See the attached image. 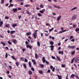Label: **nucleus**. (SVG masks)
<instances>
[{
	"mask_svg": "<svg viewBox=\"0 0 79 79\" xmlns=\"http://www.w3.org/2000/svg\"><path fill=\"white\" fill-rule=\"evenodd\" d=\"M37 31H38V30H35V31L34 32L33 34H34V35H37Z\"/></svg>",
	"mask_w": 79,
	"mask_h": 79,
	"instance_id": "6e6552de",
	"label": "nucleus"
},
{
	"mask_svg": "<svg viewBox=\"0 0 79 79\" xmlns=\"http://www.w3.org/2000/svg\"><path fill=\"white\" fill-rule=\"evenodd\" d=\"M15 64H16L17 66H19V63L18 62H16L15 63Z\"/></svg>",
	"mask_w": 79,
	"mask_h": 79,
	"instance_id": "6ab92c4d",
	"label": "nucleus"
},
{
	"mask_svg": "<svg viewBox=\"0 0 79 79\" xmlns=\"http://www.w3.org/2000/svg\"><path fill=\"white\" fill-rule=\"evenodd\" d=\"M5 18L6 19H9V17L7 16L5 17Z\"/></svg>",
	"mask_w": 79,
	"mask_h": 79,
	"instance_id": "864d4df0",
	"label": "nucleus"
},
{
	"mask_svg": "<svg viewBox=\"0 0 79 79\" xmlns=\"http://www.w3.org/2000/svg\"><path fill=\"white\" fill-rule=\"evenodd\" d=\"M39 73H40V74H42V73H43V72H42V70H39Z\"/></svg>",
	"mask_w": 79,
	"mask_h": 79,
	"instance_id": "c756f323",
	"label": "nucleus"
},
{
	"mask_svg": "<svg viewBox=\"0 0 79 79\" xmlns=\"http://www.w3.org/2000/svg\"><path fill=\"white\" fill-rule=\"evenodd\" d=\"M76 9H77V7H75L72 8V9H71V10L72 11H73V10H76Z\"/></svg>",
	"mask_w": 79,
	"mask_h": 79,
	"instance_id": "aec40b11",
	"label": "nucleus"
},
{
	"mask_svg": "<svg viewBox=\"0 0 79 79\" xmlns=\"http://www.w3.org/2000/svg\"><path fill=\"white\" fill-rule=\"evenodd\" d=\"M26 35H31V32H27L26 33Z\"/></svg>",
	"mask_w": 79,
	"mask_h": 79,
	"instance_id": "4468645a",
	"label": "nucleus"
},
{
	"mask_svg": "<svg viewBox=\"0 0 79 79\" xmlns=\"http://www.w3.org/2000/svg\"><path fill=\"white\" fill-rule=\"evenodd\" d=\"M28 38L30 40H31V39H32V40L33 39H32V38H31V36H29V37H28Z\"/></svg>",
	"mask_w": 79,
	"mask_h": 79,
	"instance_id": "09e8293b",
	"label": "nucleus"
},
{
	"mask_svg": "<svg viewBox=\"0 0 79 79\" xmlns=\"http://www.w3.org/2000/svg\"><path fill=\"white\" fill-rule=\"evenodd\" d=\"M40 7L41 8H44V6H43L42 4H40Z\"/></svg>",
	"mask_w": 79,
	"mask_h": 79,
	"instance_id": "c9c22d12",
	"label": "nucleus"
},
{
	"mask_svg": "<svg viewBox=\"0 0 79 79\" xmlns=\"http://www.w3.org/2000/svg\"><path fill=\"white\" fill-rule=\"evenodd\" d=\"M52 59H53V60H54V59H55V57H54L53 56H52Z\"/></svg>",
	"mask_w": 79,
	"mask_h": 79,
	"instance_id": "bf43d9fd",
	"label": "nucleus"
},
{
	"mask_svg": "<svg viewBox=\"0 0 79 79\" xmlns=\"http://www.w3.org/2000/svg\"><path fill=\"white\" fill-rule=\"evenodd\" d=\"M11 57L12 59H13V60H16V59L15 58V57L14 56H11Z\"/></svg>",
	"mask_w": 79,
	"mask_h": 79,
	"instance_id": "7c9ffc66",
	"label": "nucleus"
},
{
	"mask_svg": "<svg viewBox=\"0 0 79 79\" xmlns=\"http://www.w3.org/2000/svg\"><path fill=\"white\" fill-rule=\"evenodd\" d=\"M27 61H28L27 60V59H26V58L25 59V62L26 63L27 62Z\"/></svg>",
	"mask_w": 79,
	"mask_h": 79,
	"instance_id": "3c124183",
	"label": "nucleus"
},
{
	"mask_svg": "<svg viewBox=\"0 0 79 79\" xmlns=\"http://www.w3.org/2000/svg\"><path fill=\"white\" fill-rule=\"evenodd\" d=\"M77 60L78 61H79V57L77 58Z\"/></svg>",
	"mask_w": 79,
	"mask_h": 79,
	"instance_id": "774afa93",
	"label": "nucleus"
},
{
	"mask_svg": "<svg viewBox=\"0 0 79 79\" xmlns=\"http://www.w3.org/2000/svg\"><path fill=\"white\" fill-rule=\"evenodd\" d=\"M50 48H54V46H53V45H51V46H50Z\"/></svg>",
	"mask_w": 79,
	"mask_h": 79,
	"instance_id": "a18cd8bd",
	"label": "nucleus"
},
{
	"mask_svg": "<svg viewBox=\"0 0 79 79\" xmlns=\"http://www.w3.org/2000/svg\"><path fill=\"white\" fill-rule=\"evenodd\" d=\"M45 36H46V37H47V36H48V34H47V33H45Z\"/></svg>",
	"mask_w": 79,
	"mask_h": 79,
	"instance_id": "6e6d98bb",
	"label": "nucleus"
},
{
	"mask_svg": "<svg viewBox=\"0 0 79 79\" xmlns=\"http://www.w3.org/2000/svg\"><path fill=\"white\" fill-rule=\"evenodd\" d=\"M42 61H43V63H45V61L46 60H45V57H43L42 58Z\"/></svg>",
	"mask_w": 79,
	"mask_h": 79,
	"instance_id": "423d86ee",
	"label": "nucleus"
},
{
	"mask_svg": "<svg viewBox=\"0 0 79 79\" xmlns=\"http://www.w3.org/2000/svg\"><path fill=\"white\" fill-rule=\"evenodd\" d=\"M15 31H10V34H13V33L15 32Z\"/></svg>",
	"mask_w": 79,
	"mask_h": 79,
	"instance_id": "f8f14e48",
	"label": "nucleus"
},
{
	"mask_svg": "<svg viewBox=\"0 0 79 79\" xmlns=\"http://www.w3.org/2000/svg\"><path fill=\"white\" fill-rule=\"evenodd\" d=\"M68 39L66 38V39H65L64 41L65 42H66L68 41Z\"/></svg>",
	"mask_w": 79,
	"mask_h": 79,
	"instance_id": "13d9d810",
	"label": "nucleus"
},
{
	"mask_svg": "<svg viewBox=\"0 0 79 79\" xmlns=\"http://www.w3.org/2000/svg\"><path fill=\"white\" fill-rule=\"evenodd\" d=\"M13 42L14 44H16L17 42V40H16V39H14L13 40Z\"/></svg>",
	"mask_w": 79,
	"mask_h": 79,
	"instance_id": "0eeeda50",
	"label": "nucleus"
},
{
	"mask_svg": "<svg viewBox=\"0 0 79 79\" xmlns=\"http://www.w3.org/2000/svg\"><path fill=\"white\" fill-rule=\"evenodd\" d=\"M33 36H34V39H36L37 38V35H36L33 34Z\"/></svg>",
	"mask_w": 79,
	"mask_h": 79,
	"instance_id": "bb28decb",
	"label": "nucleus"
},
{
	"mask_svg": "<svg viewBox=\"0 0 79 79\" xmlns=\"http://www.w3.org/2000/svg\"><path fill=\"white\" fill-rule=\"evenodd\" d=\"M23 67L25 69H26V67H27L26 65V64H23Z\"/></svg>",
	"mask_w": 79,
	"mask_h": 79,
	"instance_id": "2f4dec72",
	"label": "nucleus"
},
{
	"mask_svg": "<svg viewBox=\"0 0 79 79\" xmlns=\"http://www.w3.org/2000/svg\"><path fill=\"white\" fill-rule=\"evenodd\" d=\"M48 7L49 8H50V9H52V6H48Z\"/></svg>",
	"mask_w": 79,
	"mask_h": 79,
	"instance_id": "79ce46f5",
	"label": "nucleus"
},
{
	"mask_svg": "<svg viewBox=\"0 0 79 79\" xmlns=\"http://www.w3.org/2000/svg\"><path fill=\"white\" fill-rule=\"evenodd\" d=\"M27 48H29L30 49H32V46H30L29 44H27Z\"/></svg>",
	"mask_w": 79,
	"mask_h": 79,
	"instance_id": "f03ea898",
	"label": "nucleus"
},
{
	"mask_svg": "<svg viewBox=\"0 0 79 79\" xmlns=\"http://www.w3.org/2000/svg\"><path fill=\"white\" fill-rule=\"evenodd\" d=\"M77 60V59H75V63H78Z\"/></svg>",
	"mask_w": 79,
	"mask_h": 79,
	"instance_id": "e433bc0d",
	"label": "nucleus"
},
{
	"mask_svg": "<svg viewBox=\"0 0 79 79\" xmlns=\"http://www.w3.org/2000/svg\"><path fill=\"white\" fill-rule=\"evenodd\" d=\"M13 12L15 13V12H16V11H18V9L13 8Z\"/></svg>",
	"mask_w": 79,
	"mask_h": 79,
	"instance_id": "20e7f679",
	"label": "nucleus"
},
{
	"mask_svg": "<svg viewBox=\"0 0 79 79\" xmlns=\"http://www.w3.org/2000/svg\"><path fill=\"white\" fill-rule=\"evenodd\" d=\"M32 61L33 63V64H34V65L36 64V63H35V60L34 59H33L32 60Z\"/></svg>",
	"mask_w": 79,
	"mask_h": 79,
	"instance_id": "39448f33",
	"label": "nucleus"
},
{
	"mask_svg": "<svg viewBox=\"0 0 79 79\" xmlns=\"http://www.w3.org/2000/svg\"><path fill=\"white\" fill-rule=\"evenodd\" d=\"M1 3L2 4H3L4 3V0H1Z\"/></svg>",
	"mask_w": 79,
	"mask_h": 79,
	"instance_id": "de8ad7c7",
	"label": "nucleus"
},
{
	"mask_svg": "<svg viewBox=\"0 0 79 79\" xmlns=\"http://www.w3.org/2000/svg\"><path fill=\"white\" fill-rule=\"evenodd\" d=\"M39 12H40V13H44V11H43V10H41L40 11H39Z\"/></svg>",
	"mask_w": 79,
	"mask_h": 79,
	"instance_id": "a19ab883",
	"label": "nucleus"
},
{
	"mask_svg": "<svg viewBox=\"0 0 79 79\" xmlns=\"http://www.w3.org/2000/svg\"><path fill=\"white\" fill-rule=\"evenodd\" d=\"M75 77H76L77 78V79H79V77H78V76H77H77L75 75Z\"/></svg>",
	"mask_w": 79,
	"mask_h": 79,
	"instance_id": "4d7b16f0",
	"label": "nucleus"
},
{
	"mask_svg": "<svg viewBox=\"0 0 79 79\" xmlns=\"http://www.w3.org/2000/svg\"><path fill=\"white\" fill-rule=\"evenodd\" d=\"M57 58L58 60V61H61V59L60 58L58 57V56L57 57Z\"/></svg>",
	"mask_w": 79,
	"mask_h": 79,
	"instance_id": "cd10ccee",
	"label": "nucleus"
},
{
	"mask_svg": "<svg viewBox=\"0 0 79 79\" xmlns=\"http://www.w3.org/2000/svg\"><path fill=\"white\" fill-rule=\"evenodd\" d=\"M48 73H50V70H48L47 72Z\"/></svg>",
	"mask_w": 79,
	"mask_h": 79,
	"instance_id": "5fc2aeb1",
	"label": "nucleus"
},
{
	"mask_svg": "<svg viewBox=\"0 0 79 79\" xmlns=\"http://www.w3.org/2000/svg\"><path fill=\"white\" fill-rule=\"evenodd\" d=\"M9 68H10V69H12V67H11V66L10 65H9Z\"/></svg>",
	"mask_w": 79,
	"mask_h": 79,
	"instance_id": "0e129e2a",
	"label": "nucleus"
},
{
	"mask_svg": "<svg viewBox=\"0 0 79 79\" xmlns=\"http://www.w3.org/2000/svg\"><path fill=\"white\" fill-rule=\"evenodd\" d=\"M57 77H58V78L59 79H62V78H61V76H60L59 75H57Z\"/></svg>",
	"mask_w": 79,
	"mask_h": 79,
	"instance_id": "b1692460",
	"label": "nucleus"
},
{
	"mask_svg": "<svg viewBox=\"0 0 79 79\" xmlns=\"http://www.w3.org/2000/svg\"><path fill=\"white\" fill-rule=\"evenodd\" d=\"M73 36H70L69 40H71V39H73Z\"/></svg>",
	"mask_w": 79,
	"mask_h": 79,
	"instance_id": "49530a36",
	"label": "nucleus"
},
{
	"mask_svg": "<svg viewBox=\"0 0 79 79\" xmlns=\"http://www.w3.org/2000/svg\"><path fill=\"white\" fill-rule=\"evenodd\" d=\"M75 47V46H68V48H74Z\"/></svg>",
	"mask_w": 79,
	"mask_h": 79,
	"instance_id": "f257e3e1",
	"label": "nucleus"
},
{
	"mask_svg": "<svg viewBox=\"0 0 79 79\" xmlns=\"http://www.w3.org/2000/svg\"><path fill=\"white\" fill-rule=\"evenodd\" d=\"M61 18V16H60L57 18V20L58 21H59V20H60Z\"/></svg>",
	"mask_w": 79,
	"mask_h": 79,
	"instance_id": "9d476101",
	"label": "nucleus"
},
{
	"mask_svg": "<svg viewBox=\"0 0 79 79\" xmlns=\"http://www.w3.org/2000/svg\"><path fill=\"white\" fill-rule=\"evenodd\" d=\"M45 63H46V64H49V62H48V61H47V60H46L45 61Z\"/></svg>",
	"mask_w": 79,
	"mask_h": 79,
	"instance_id": "58836bf2",
	"label": "nucleus"
},
{
	"mask_svg": "<svg viewBox=\"0 0 79 79\" xmlns=\"http://www.w3.org/2000/svg\"><path fill=\"white\" fill-rule=\"evenodd\" d=\"M7 57H8V53H7V52H6V54L5 55V58H7Z\"/></svg>",
	"mask_w": 79,
	"mask_h": 79,
	"instance_id": "f704fd0d",
	"label": "nucleus"
},
{
	"mask_svg": "<svg viewBox=\"0 0 79 79\" xmlns=\"http://www.w3.org/2000/svg\"><path fill=\"white\" fill-rule=\"evenodd\" d=\"M29 75H31L32 74V72L31 70L29 71Z\"/></svg>",
	"mask_w": 79,
	"mask_h": 79,
	"instance_id": "dca6fc26",
	"label": "nucleus"
},
{
	"mask_svg": "<svg viewBox=\"0 0 79 79\" xmlns=\"http://www.w3.org/2000/svg\"><path fill=\"white\" fill-rule=\"evenodd\" d=\"M61 67L62 68H65V67H66V66H65V65L62 64L61 65Z\"/></svg>",
	"mask_w": 79,
	"mask_h": 79,
	"instance_id": "72a5a7b5",
	"label": "nucleus"
},
{
	"mask_svg": "<svg viewBox=\"0 0 79 79\" xmlns=\"http://www.w3.org/2000/svg\"><path fill=\"white\" fill-rule=\"evenodd\" d=\"M3 21H1L0 22V27H2V25H3Z\"/></svg>",
	"mask_w": 79,
	"mask_h": 79,
	"instance_id": "9b49d317",
	"label": "nucleus"
},
{
	"mask_svg": "<svg viewBox=\"0 0 79 79\" xmlns=\"http://www.w3.org/2000/svg\"><path fill=\"white\" fill-rule=\"evenodd\" d=\"M8 42L9 45H11L12 44L11 43V42L10 41H8Z\"/></svg>",
	"mask_w": 79,
	"mask_h": 79,
	"instance_id": "37998d69",
	"label": "nucleus"
},
{
	"mask_svg": "<svg viewBox=\"0 0 79 79\" xmlns=\"http://www.w3.org/2000/svg\"><path fill=\"white\" fill-rule=\"evenodd\" d=\"M31 69L33 71H34V68H31Z\"/></svg>",
	"mask_w": 79,
	"mask_h": 79,
	"instance_id": "338daca9",
	"label": "nucleus"
},
{
	"mask_svg": "<svg viewBox=\"0 0 79 79\" xmlns=\"http://www.w3.org/2000/svg\"><path fill=\"white\" fill-rule=\"evenodd\" d=\"M72 55H74V53H75V51H74L73 52L71 53Z\"/></svg>",
	"mask_w": 79,
	"mask_h": 79,
	"instance_id": "473e14b6",
	"label": "nucleus"
},
{
	"mask_svg": "<svg viewBox=\"0 0 79 79\" xmlns=\"http://www.w3.org/2000/svg\"><path fill=\"white\" fill-rule=\"evenodd\" d=\"M50 45H53L54 43H53V42L52 41H51V42H50Z\"/></svg>",
	"mask_w": 79,
	"mask_h": 79,
	"instance_id": "f3484780",
	"label": "nucleus"
},
{
	"mask_svg": "<svg viewBox=\"0 0 79 79\" xmlns=\"http://www.w3.org/2000/svg\"><path fill=\"white\" fill-rule=\"evenodd\" d=\"M40 67L41 68H44V64H40Z\"/></svg>",
	"mask_w": 79,
	"mask_h": 79,
	"instance_id": "2eb2a0df",
	"label": "nucleus"
},
{
	"mask_svg": "<svg viewBox=\"0 0 79 79\" xmlns=\"http://www.w3.org/2000/svg\"><path fill=\"white\" fill-rule=\"evenodd\" d=\"M29 4H27L26 5H25L24 6L25 7H29Z\"/></svg>",
	"mask_w": 79,
	"mask_h": 79,
	"instance_id": "ea45409f",
	"label": "nucleus"
},
{
	"mask_svg": "<svg viewBox=\"0 0 79 79\" xmlns=\"http://www.w3.org/2000/svg\"><path fill=\"white\" fill-rule=\"evenodd\" d=\"M75 75L73 74H72L71 76V77H73V78H74V76H75Z\"/></svg>",
	"mask_w": 79,
	"mask_h": 79,
	"instance_id": "a211bd4d",
	"label": "nucleus"
},
{
	"mask_svg": "<svg viewBox=\"0 0 79 79\" xmlns=\"http://www.w3.org/2000/svg\"><path fill=\"white\" fill-rule=\"evenodd\" d=\"M74 60V58H73V59L71 60V63L72 64L73 63Z\"/></svg>",
	"mask_w": 79,
	"mask_h": 79,
	"instance_id": "c85d7f7f",
	"label": "nucleus"
},
{
	"mask_svg": "<svg viewBox=\"0 0 79 79\" xmlns=\"http://www.w3.org/2000/svg\"><path fill=\"white\" fill-rule=\"evenodd\" d=\"M55 67H53L52 70L53 72H54L55 71Z\"/></svg>",
	"mask_w": 79,
	"mask_h": 79,
	"instance_id": "052dcab7",
	"label": "nucleus"
},
{
	"mask_svg": "<svg viewBox=\"0 0 79 79\" xmlns=\"http://www.w3.org/2000/svg\"><path fill=\"white\" fill-rule=\"evenodd\" d=\"M37 15L39 16H42V15H41V14L40 13H38Z\"/></svg>",
	"mask_w": 79,
	"mask_h": 79,
	"instance_id": "c03bdc74",
	"label": "nucleus"
},
{
	"mask_svg": "<svg viewBox=\"0 0 79 79\" xmlns=\"http://www.w3.org/2000/svg\"><path fill=\"white\" fill-rule=\"evenodd\" d=\"M27 13L28 15H31V13H29V11H27Z\"/></svg>",
	"mask_w": 79,
	"mask_h": 79,
	"instance_id": "8fccbe9b",
	"label": "nucleus"
},
{
	"mask_svg": "<svg viewBox=\"0 0 79 79\" xmlns=\"http://www.w3.org/2000/svg\"><path fill=\"white\" fill-rule=\"evenodd\" d=\"M6 27H10V24H7L6 25H5Z\"/></svg>",
	"mask_w": 79,
	"mask_h": 79,
	"instance_id": "a878e982",
	"label": "nucleus"
},
{
	"mask_svg": "<svg viewBox=\"0 0 79 79\" xmlns=\"http://www.w3.org/2000/svg\"><path fill=\"white\" fill-rule=\"evenodd\" d=\"M1 44H2V45H3V47H4V46H5V45H6V44H5V43H4L2 41L1 43Z\"/></svg>",
	"mask_w": 79,
	"mask_h": 79,
	"instance_id": "ddd939ff",
	"label": "nucleus"
},
{
	"mask_svg": "<svg viewBox=\"0 0 79 79\" xmlns=\"http://www.w3.org/2000/svg\"><path fill=\"white\" fill-rule=\"evenodd\" d=\"M73 28L75 29V28H76V25L74 24L73 25Z\"/></svg>",
	"mask_w": 79,
	"mask_h": 79,
	"instance_id": "393cba45",
	"label": "nucleus"
},
{
	"mask_svg": "<svg viewBox=\"0 0 79 79\" xmlns=\"http://www.w3.org/2000/svg\"><path fill=\"white\" fill-rule=\"evenodd\" d=\"M35 58H36V59H37V58H38V56L37 55V53H35Z\"/></svg>",
	"mask_w": 79,
	"mask_h": 79,
	"instance_id": "4be33fe9",
	"label": "nucleus"
},
{
	"mask_svg": "<svg viewBox=\"0 0 79 79\" xmlns=\"http://www.w3.org/2000/svg\"><path fill=\"white\" fill-rule=\"evenodd\" d=\"M21 15H19V19H21Z\"/></svg>",
	"mask_w": 79,
	"mask_h": 79,
	"instance_id": "680f3d73",
	"label": "nucleus"
},
{
	"mask_svg": "<svg viewBox=\"0 0 79 79\" xmlns=\"http://www.w3.org/2000/svg\"><path fill=\"white\" fill-rule=\"evenodd\" d=\"M10 6H14V5H13L12 4H10Z\"/></svg>",
	"mask_w": 79,
	"mask_h": 79,
	"instance_id": "69168bd1",
	"label": "nucleus"
},
{
	"mask_svg": "<svg viewBox=\"0 0 79 79\" xmlns=\"http://www.w3.org/2000/svg\"><path fill=\"white\" fill-rule=\"evenodd\" d=\"M28 64H29L30 67H31V66H32L31 65V63L30 61H29V62L28 63Z\"/></svg>",
	"mask_w": 79,
	"mask_h": 79,
	"instance_id": "5701e85b",
	"label": "nucleus"
},
{
	"mask_svg": "<svg viewBox=\"0 0 79 79\" xmlns=\"http://www.w3.org/2000/svg\"><path fill=\"white\" fill-rule=\"evenodd\" d=\"M37 45H38L39 46H40V42L38 41L37 43Z\"/></svg>",
	"mask_w": 79,
	"mask_h": 79,
	"instance_id": "4c0bfd02",
	"label": "nucleus"
},
{
	"mask_svg": "<svg viewBox=\"0 0 79 79\" xmlns=\"http://www.w3.org/2000/svg\"><path fill=\"white\" fill-rule=\"evenodd\" d=\"M76 15H74L73 16L72 18V19H76Z\"/></svg>",
	"mask_w": 79,
	"mask_h": 79,
	"instance_id": "1a4fd4ad",
	"label": "nucleus"
},
{
	"mask_svg": "<svg viewBox=\"0 0 79 79\" xmlns=\"http://www.w3.org/2000/svg\"><path fill=\"white\" fill-rule=\"evenodd\" d=\"M11 26L15 28L16 26H17V24H12L11 25Z\"/></svg>",
	"mask_w": 79,
	"mask_h": 79,
	"instance_id": "7ed1b4c3",
	"label": "nucleus"
},
{
	"mask_svg": "<svg viewBox=\"0 0 79 79\" xmlns=\"http://www.w3.org/2000/svg\"><path fill=\"white\" fill-rule=\"evenodd\" d=\"M75 31L76 32H77L78 31H79V28H76L75 29Z\"/></svg>",
	"mask_w": 79,
	"mask_h": 79,
	"instance_id": "412c9836",
	"label": "nucleus"
},
{
	"mask_svg": "<svg viewBox=\"0 0 79 79\" xmlns=\"http://www.w3.org/2000/svg\"><path fill=\"white\" fill-rule=\"evenodd\" d=\"M25 44L27 45V44H29V43H28V42H27V41H26L25 42Z\"/></svg>",
	"mask_w": 79,
	"mask_h": 79,
	"instance_id": "e2e57ef3",
	"label": "nucleus"
},
{
	"mask_svg": "<svg viewBox=\"0 0 79 79\" xmlns=\"http://www.w3.org/2000/svg\"><path fill=\"white\" fill-rule=\"evenodd\" d=\"M71 42H74L75 41V39H73L72 40H71Z\"/></svg>",
	"mask_w": 79,
	"mask_h": 79,
	"instance_id": "603ef678",
	"label": "nucleus"
}]
</instances>
